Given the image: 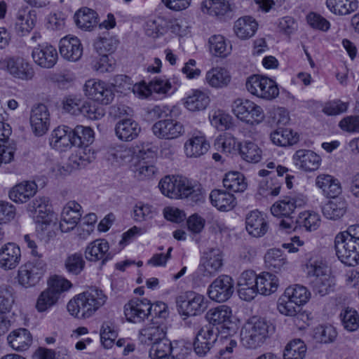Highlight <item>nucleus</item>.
<instances>
[{
	"label": "nucleus",
	"mask_w": 359,
	"mask_h": 359,
	"mask_svg": "<svg viewBox=\"0 0 359 359\" xmlns=\"http://www.w3.org/2000/svg\"><path fill=\"white\" fill-rule=\"evenodd\" d=\"M117 335V332L111 322L107 321L103 323L100 330V338L105 348H109L111 347Z\"/></svg>",
	"instance_id": "774afa93"
},
{
	"label": "nucleus",
	"mask_w": 359,
	"mask_h": 359,
	"mask_svg": "<svg viewBox=\"0 0 359 359\" xmlns=\"http://www.w3.org/2000/svg\"><path fill=\"white\" fill-rule=\"evenodd\" d=\"M47 264L43 259H34L22 266L18 270V283L25 288L36 286L46 272Z\"/></svg>",
	"instance_id": "39448f33"
},
{
	"label": "nucleus",
	"mask_w": 359,
	"mask_h": 359,
	"mask_svg": "<svg viewBox=\"0 0 359 359\" xmlns=\"http://www.w3.org/2000/svg\"><path fill=\"white\" fill-rule=\"evenodd\" d=\"M257 276L252 270L243 271L238 280L239 297L247 302L252 300L258 293Z\"/></svg>",
	"instance_id": "6ab92c4d"
},
{
	"label": "nucleus",
	"mask_w": 359,
	"mask_h": 359,
	"mask_svg": "<svg viewBox=\"0 0 359 359\" xmlns=\"http://www.w3.org/2000/svg\"><path fill=\"white\" fill-rule=\"evenodd\" d=\"M346 208L347 204L345 200L337 196L323 206L322 212L327 219L336 220L346 213Z\"/></svg>",
	"instance_id": "58836bf2"
},
{
	"label": "nucleus",
	"mask_w": 359,
	"mask_h": 359,
	"mask_svg": "<svg viewBox=\"0 0 359 359\" xmlns=\"http://www.w3.org/2000/svg\"><path fill=\"white\" fill-rule=\"evenodd\" d=\"M29 122L32 132L36 136L43 135L50 126V113L46 105H34L30 111Z\"/></svg>",
	"instance_id": "f3484780"
},
{
	"label": "nucleus",
	"mask_w": 359,
	"mask_h": 359,
	"mask_svg": "<svg viewBox=\"0 0 359 359\" xmlns=\"http://www.w3.org/2000/svg\"><path fill=\"white\" fill-rule=\"evenodd\" d=\"M107 299V297L102 290L91 287L70 300L67 310L76 318H89L105 304Z\"/></svg>",
	"instance_id": "f03ea898"
},
{
	"label": "nucleus",
	"mask_w": 359,
	"mask_h": 359,
	"mask_svg": "<svg viewBox=\"0 0 359 359\" xmlns=\"http://www.w3.org/2000/svg\"><path fill=\"white\" fill-rule=\"evenodd\" d=\"M81 206L75 201H69L61 212L60 228L62 232L74 229L81 217Z\"/></svg>",
	"instance_id": "4be33fe9"
},
{
	"label": "nucleus",
	"mask_w": 359,
	"mask_h": 359,
	"mask_svg": "<svg viewBox=\"0 0 359 359\" xmlns=\"http://www.w3.org/2000/svg\"><path fill=\"white\" fill-rule=\"evenodd\" d=\"M299 306H300L295 305L291 299H287V298H285V295L283 294L280 299L278 309L280 313L283 315L294 316V321L297 323V320L302 319L305 316L304 313H298Z\"/></svg>",
	"instance_id": "680f3d73"
},
{
	"label": "nucleus",
	"mask_w": 359,
	"mask_h": 359,
	"mask_svg": "<svg viewBox=\"0 0 359 359\" xmlns=\"http://www.w3.org/2000/svg\"><path fill=\"white\" fill-rule=\"evenodd\" d=\"M145 155L147 157H154V153L149 149H147V151L140 150L138 156L142 160L136 163L134 166L135 176L142 180L152 177L156 172V168L153 164L144 161Z\"/></svg>",
	"instance_id": "4c0bfd02"
},
{
	"label": "nucleus",
	"mask_w": 359,
	"mask_h": 359,
	"mask_svg": "<svg viewBox=\"0 0 359 359\" xmlns=\"http://www.w3.org/2000/svg\"><path fill=\"white\" fill-rule=\"evenodd\" d=\"M151 346L149 350V358L151 359L174 358L170 356V353L173 351L172 343L166 337Z\"/></svg>",
	"instance_id": "8fccbe9b"
},
{
	"label": "nucleus",
	"mask_w": 359,
	"mask_h": 359,
	"mask_svg": "<svg viewBox=\"0 0 359 359\" xmlns=\"http://www.w3.org/2000/svg\"><path fill=\"white\" fill-rule=\"evenodd\" d=\"M207 83L212 87L221 88L226 86L231 81V75L224 68L215 67L206 73Z\"/></svg>",
	"instance_id": "c03bdc74"
},
{
	"label": "nucleus",
	"mask_w": 359,
	"mask_h": 359,
	"mask_svg": "<svg viewBox=\"0 0 359 359\" xmlns=\"http://www.w3.org/2000/svg\"><path fill=\"white\" fill-rule=\"evenodd\" d=\"M154 135L163 140H174L182 136L185 133L184 125L172 118L160 120L152 126Z\"/></svg>",
	"instance_id": "dca6fc26"
},
{
	"label": "nucleus",
	"mask_w": 359,
	"mask_h": 359,
	"mask_svg": "<svg viewBox=\"0 0 359 359\" xmlns=\"http://www.w3.org/2000/svg\"><path fill=\"white\" fill-rule=\"evenodd\" d=\"M71 283L59 276H53L48 280V287L39 295L36 309L39 312H44L54 306L58 302L60 294L69 290Z\"/></svg>",
	"instance_id": "20e7f679"
},
{
	"label": "nucleus",
	"mask_w": 359,
	"mask_h": 359,
	"mask_svg": "<svg viewBox=\"0 0 359 359\" xmlns=\"http://www.w3.org/2000/svg\"><path fill=\"white\" fill-rule=\"evenodd\" d=\"M222 266L221 251L216 248L209 249L203 252L201 258L198 272L201 276L209 279L219 271Z\"/></svg>",
	"instance_id": "f8f14e48"
},
{
	"label": "nucleus",
	"mask_w": 359,
	"mask_h": 359,
	"mask_svg": "<svg viewBox=\"0 0 359 359\" xmlns=\"http://www.w3.org/2000/svg\"><path fill=\"white\" fill-rule=\"evenodd\" d=\"M210 50L215 56L226 57L231 53V46L226 43L222 35H215L210 38Z\"/></svg>",
	"instance_id": "13d9d810"
},
{
	"label": "nucleus",
	"mask_w": 359,
	"mask_h": 359,
	"mask_svg": "<svg viewBox=\"0 0 359 359\" xmlns=\"http://www.w3.org/2000/svg\"><path fill=\"white\" fill-rule=\"evenodd\" d=\"M36 15L28 7L20 8L15 16V29L20 36L29 33L35 27Z\"/></svg>",
	"instance_id": "cd10ccee"
},
{
	"label": "nucleus",
	"mask_w": 359,
	"mask_h": 359,
	"mask_svg": "<svg viewBox=\"0 0 359 359\" xmlns=\"http://www.w3.org/2000/svg\"><path fill=\"white\" fill-rule=\"evenodd\" d=\"M258 293L269 295L276 291L278 280L276 276L269 273H263L257 276Z\"/></svg>",
	"instance_id": "3c124183"
},
{
	"label": "nucleus",
	"mask_w": 359,
	"mask_h": 359,
	"mask_svg": "<svg viewBox=\"0 0 359 359\" xmlns=\"http://www.w3.org/2000/svg\"><path fill=\"white\" fill-rule=\"evenodd\" d=\"M208 94L198 89L192 90L184 98V106L190 111H200L206 109L210 103Z\"/></svg>",
	"instance_id": "2f4dec72"
},
{
	"label": "nucleus",
	"mask_w": 359,
	"mask_h": 359,
	"mask_svg": "<svg viewBox=\"0 0 359 359\" xmlns=\"http://www.w3.org/2000/svg\"><path fill=\"white\" fill-rule=\"evenodd\" d=\"M257 22L251 17L241 18L235 22L234 32L241 39L252 37L257 29Z\"/></svg>",
	"instance_id": "79ce46f5"
},
{
	"label": "nucleus",
	"mask_w": 359,
	"mask_h": 359,
	"mask_svg": "<svg viewBox=\"0 0 359 359\" xmlns=\"http://www.w3.org/2000/svg\"><path fill=\"white\" fill-rule=\"evenodd\" d=\"M316 185L327 197L335 198L341 193L339 181L330 175L320 174L318 175L316 178Z\"/></svg>",
	"instance_id": "c756f323"
},
{
	"label": "nucleus",
	"mask_w": 359,
	"mask_h": 359,
	"mask_svg": "<svg viewBox=\"0 0 359 359\" xmlns=\"http://www.w3.org/2000/svg\"><path fill=\"white\" fill-rule=\"evenodd\" d=\"M274 331V327L266 320L252 317L243 325L241 332L242 344L248 348L260 346Z\"/></svg>",
	"instance_id": "7ed1b4c3"
},
{
	"label": "nucleus",
	"mask_w": 359,
	"mask_h": 359,
	"mask_svg": "<svg viewBox=\"0 0 359 359\" xmlns=\"http://www.w3.org/2000/svg\"><path fill=\"white\" fill-rule=\"evenodd\" d=\"M266 266L275 272L284 269L287 262L283 251L279 248H273L268 250L264 256Z\"/></svg>",
	"instance_id": "49530a36"
},
{
	"label": "nucleus",
	"mask_w": 359,
	"mask_h": 359,
	"mask_svg": "<svg viewBox=\"0 0 359 359\" xmlns=\"http://www.w3.org/2000/svg\"><path fill=\"white\" fill-rule=\"evenodd\" d=\"M158 213L156 208L153 205L138 202L133 208V217L137 222L147 221L153 219Z\"/></svg>",
	"instance_id": "4d7b16f0"
},
{
	"label": "nucleus",
	"mask_w": 359,
	"mask_h": 359,
	"mask_svg": "<svg viewBox=\"0 0 359 359\" xmlns=\"http://www.w3.org/2000/svg\"><path fill=\"white\" fill-rule=\"evenodd\" d=\"M224 187L233 192H242L246 187L243 175L238 172H231L225 175L223 179Z\"/></svg>",
	"instance_id": "864d4df0"
},
{
	"label": "nucleus",
	"mask_w": 359,
	"mask_h": 359,
	"mask_svg": "<svg viewBox=\"0 0 359 359\" xmlns=\"http://www.w3.org/2000/svg\"><path fill=\"white\" fill-rule=\"evenodd\" d=\"M246 230L254 237L263 236L269 229L265 215L258 210L250 212L245 217Z\"/></svg>",
	"instance_id": "bb28decb"
},
{
	"label": "nucleus",
	"mask_w": 359,
	"mask_h": 359,
	"mask_svg": "<svg viewBox=\"0 0 359 359\" xmlns=\"http://www.w3.org/2000/svg\"><path fill=\"white\" fill-rule=\"evenodd\" d=\"M218 333V330L211 325H206L198 330L194 343V351L198 356L203 357L210 351L217 340Z\"/></svg>",
	"instance_id": "4468645a"
},
{
	"label": "nucleus",
	"mask_w": 359,
	"mask_h": 359,
	"mask_svg": "<svg viewBox=\"0 0 359 359\" xmlns=\"http://www.w3.org/2000/svg\"><path fill=\"white\" fill-rule=\"evenodd\" d=\"M85 95L90 99L103 104H108L114 100L111 87L104 81L90 79L84 85Z\"/></svg>",
	"instance_id": "ddd939ff"
},
{
	"label": "nucleus",
	"mask_w": 359,
	"mask_h": 359,
	"mask_svg": "<svg viewBox=\"0 0 359 359\" xmlns=\"http://www.w3.org/2000/svg\"><path fill=\"white\" fill-rule=\"evenodd\" d=\"M50 144L60 151L69 148L72 145V130L65 126H58L51 134Z\"/></svg>",
	"instance_id": "72a5a7b5"
},
{
	"label": "nucleus",
	"mask_w": 359,
	"mask_h": 359,
	"mask_svg": "<svg viewBox=\"0 0 359 359\" xmlns=\"http://www.w3.org/2000/svg\"><path fill=\"white\" fill-rule=\"evenodd\" d=\"M4 70L13 77L22 81L32 80L35 74L32 65L27 60L19 56L5 58Z\"/></svg>",
	"instance_id": "9b49d317"
},
{
	"label": "nucleus",
	"mask_w": 359,
	"mask_h": 359,
	"mask_svg": "<svg viewBox=\"0 0 359 359\" xmlns=\"http://www.w3.org/2000/svg\"><path fill=\"white\" fill-rule=\"evenodd\" d=\"M59 51L64 59L76 62L83 55V46L76 36L68 35L60 39Z\"/></svg>",
	"instance_id": "5701e85b"
},
{
	"label": "nucleus",
	"mask_w": 359,
	"mask_h": 359,
	"mask_svg": "<svg viewBox=\"0 0 359 359\" xmlns=\"http://www.w3.org/2000/svg\"><path fill=\"white\" fill-rule=\"evenodd\" d=\"M321 161L320 156L310 149H299L292 156L294 165L306 172L317 170L320 168Z\"/></svg>",
	"instance_id": "aec40b11"
},
{
	"label": "nucleus",
	"mask_w": 359,
	"mask_h": 359,
	"mask_svg": "<svg viewBox=\"0 0 359 359\" xmlns=\"http://www.w3.org/2000/svg\"><path fill=\"white\" fill-rule=\"evenodd\" d=\"M97 15L93 10L88 8H83L74 15V20L76 25L84 30H89L96 25Z\"/></svg>",
	"instance_id": "de8ad7c7"
},
{
	"label": "nucleus",
	"mask_w": 359,
	"mask_h": 359,
	"mask_svg": "<svg viewBox=\"0 0 359 359\" xmlns=\"http://www.w3.org/2000/svg\"><path fill=\"white\" fill-rule=\"evenodd\" d=\"M212 205L220 211H229L236 205V198L232 194L221 189L212 190L210 194Z\"/></svg>",
	"instance_id": "f704fd0d"
},
{
	"label": "nucleus",
	"mask_w": 359,
	"mask_h": 359,
	"mask_svg": "<svg viewBox=\"0 0 359 359\" xmlns=\"http://www.w3.org/2000/svg\"><path fill=\"white\" fill-rule=\"evenodd\" d=\"M234 291L233 278L227 275L218 276L209 285L208 294L210 299L217 302H224L232 296Z\"/></svg>",
	"instance_id": "9d476101"
},
{
	"label": "nucleus",
	"mask_w": 359,
	"mask_h": 359,
	"mask_svg": "<svg viewBox=\"0 0 359 359\" xmlns=\"http://www.w3.org/2000/svg\"><path fill=\"white\" fill-rule=\"evenodd\" d=\"M285 298L291 299L297 306L305 304L311 297V292L301 285H294L286 288L283 294Z\"/></svg>",
	"instance_id": "09e8293b"
},
{
	"label": "nucleus",
	"mask_w": 359,
	"mask_h": 359,
	"mask_svg": "<svg viewBox=\"0 0 359 359\" xmlns=\"http://www.w3.org/2000/svg\"><path fill=\"white\" fill-rule=\"evenodd\" d=\"M36 64L43 68H52L57 61V52L51 45L46 44L35 47L32 53Z\"/></svg>",
	"instance_id": "a878e982"
},
{
	"label": "nucleus",
	"mask_w": 359,
	"mask_h": 359,
	"mask_svg": "<svg viewBox=\"0 0 359 359\" xmlns=\"http://www.w3.org/2000/svg\"><path fill=\"white\" fill-rule=\"evenodd\" d=\"M133 154V152L130 148L120 144L109 148L107 153V158L112 163H122L129 161Z\"/></svg>",
	"instance_id": "603ef678"
},
{
	"label": "nucleus",
	"mask_w": 359,
	"mask_h": 359,
	"mask_svg": "<svg viewBox=\"0 0 359 359\" xmlns=\"http://www.w3.org/2000/svg\"><path fill=\"white\" fill-rule=\"evenodd\" d=\"M21 250L14 243H7L0 248V268L5 271L15 269L21 262Z\"/></svg>",
	"instance_id": "b1692460"
},
{
	"label": "nucleus",
	"mask_w": 359,
	"mask_h": 359,
	"mask_svg": "<svg viewBox=\"0 0 359 359\" xmlns=\"http://www.w3.org/2000/svg\"><path fill=\"white\" fill-rule=\"evenodd\" d=\"M7 340L13 349L19 351L27 349L32 341L29 332L24 328L12 332L8 336Z\"/></svg>",
	"instance_id": "a19ab883"
},
{
	"label": "nucleus",
	"mask_w": 359,
	"mask_h": 359,
	"mask_svg": "<svg viewBox=\"0 0 359 359\" xmlns=\"http://www.w3.org/2000/svg\"><path fill=\"white\" fill-rule=\"evenodd\" d=\"M245 87L252 95L266 100H273L279 95V88L275 81L258 74L249 76Z\"/></svg>",
	"instance_id": "423d86ee"
},
{
	"label": "nucleus",
	"mask_w": 359,
	"mask_h": 359,
	"mask_svg": "<svg viewBox=\"0 0 359 359\" xmlns=\"http://www.w3.org/2000/svg\"><path fill=\"white\" fill-rule=\"evenodd\" d=\"M29 215L36 223L48 225L53 219L50 200L45 196H39L30 202L27 208Z\"/></svg>",
	"instance_id": "2eb2a0df"
},
{
	"label": "nucleus",
	"mask_w": 359,
	"mask_h": 359,
	"mask_svg": "<svg viewBox=\"0 0 359 359\" xmlns=\"http://www.w3.org/2000/svg\"><path fill=\"white\" fill-rule=\"evenodd\" d=\"M202 11L211 15H224L228 10V5L222 0H205L201 6Z\"/></svg>",
	"instance_id": "69168bd1"
},
{
	"label": "nucleus",
	"mask_w": 359,
	"mask_h": 359,
	"mask_svg": "<svg viewBox=\"0 0 359 359\" xmlns=\"http://www.w3.org/2000/svg\"><path fill=\"white\" fill-rule=\"evenodd\" d=\"M72 145L83 147V153L88 150V146L94 141V132L90 127L77 126L72 130Z\"/></svg>",
	"instance_id": "e433bc0d"
},
{
	"label": "nucleus",
	"mask_w": 359,
	"mask_h": 359,
	"mask_svg": "<svg viewBox=\"0 0 359 359\" xmlns=\"http://www.w3.org/2000/svg\"><path fill=\"white\" fill-rule=\"evenodd\" d=\"M241 157L250 163H257L261 160L262 151L254 142H245L239 148Z\"/></svg>",
	"instance_id": "6e6d98bb"
},
{
	"label": "nucleus",
	"mask_w": 359,
	"mask_h": 359,
	"mask_svg": "<svg viewBox=\"0 0 359 359\" xmlns=\"http://www.w3.org/2000/svg\"><path fill=\"white\" fill-rule=\"evenodd\" d=\"M166 332L165 325L153 323L140 330V340L143 344L152 345L165 337Z\"/></svg>",
	"instance_id": "c9c22d12"
},
{
	"label": "nucleus",
	"mask_w": 359,
	"mask_h": 359,
	"mask_svg": "<svg viewBox=\"0 0 359 359\" xmlns=\"http://www.w3.org/2000/svg\"><path fill=\"white\" fill-rule=\"evenodd\" d=\"M327 8L334 15H346L358 9L357 0H326Z\"/></svg>",
	"instance_id": "a18cd8bd"
},
{
	"label": "nucleus",
	"mask_w": 359,
	"mask_h": 359,
	"mask_svg": "<svg viewBox=\"0 0 359 359\" xmlns=\"http://www.w3.org/2000/svg\"><path fill=\"white\" fill-rule=\"evenodd\" d=\"M158 187L161 193L170 198H189L192 202L203 201V191L200 185L192 184L181 176H165L161 180Z\"/></svg>",
	"instance_id": "f257e3e1"
},
{
	"label": "nucleus",
	"mask_w": 359,
	"mask_h": 359,
	"mask_svg": "<svg viewBox=\"0 0 359 359\" xmlns=\"http://www.w3.org/2000/svg\"><path fill=\"white\" fill-rule=\"evenodd\" d=\"M109 244L104 239H97L88 245L85 250V257L90 262L102 260L104 264L112 259L114 253L109 252Z\"/></svg>",
	"instance_id": "393cba45"
},
{
	"label": "nucleus",
	"mask_w": 359,
	"mask_h": 359,
	"mask_svg": "<svg viewBox=\"0 0 359 359\" xmlns=\"http://www.w3.org/2000/svg\"><path fill=\"white\" fill-rule=\"evenodd\" d=\"M271 140L276 145L286 147L295 144L298 141V136L290 129H279L271 134Z\"/></svg>",
	"instance_id": "5fc2aeb1"
},
{
	"label": "nucleus",
	"mask_w": 359,
	"mask_h": 359,
	"mask_svg": "<svg viewBox=\"0 0 359 359\" xmlns=\"http://www.w3.org/2000/svg\"><path fill=\"white\" fill-rule=\"evenodd\" d=\"M210 149V143L201 131H195L187 139L184 145V153L188 158H199Z\"/></svg>",
	"instance_id": "412c9836"
},
{
	"label": "nucleus",
	"mask_w": 359,
	"mask_h": 359,
	"mask_svg": "<svg viewBox=\"0 0 359 359\" xmlns=\"http://www.w3.org/2000/svg\"><path fill=\"white\" fill-rule=\"evenodd\" d=\"M231 108L238 118L251 125L259 124L265 118L263 109L249 100L236 99Z\"/></svg>",
	"instance_id": "0eeeda50"
},
{
	"label": "nucleus",
	"mask_w": 359,
	"mask_h": 359,
	"mask_svg": "<svg viewBox=\"0 0 359 359\" xmlns=\"http://www.w3.org/2000/svg\"><path fill=\"white\" fill-rule=\"evenodd\" d=\"M312 284L313 291L320 296H324L333 290L335 283L334 278L328 275L314 278Z\"/></svg>",
	"instance_id": "338daca9"
},
{
	"label": "nucleus",
	"mask_w": 359,
	"mask_h": 359,
	"mask_svg": "<svg viewBox=\"0 0 359 359\" xmlns=\"http://www.w3.org/2000/svg\"><path fill=\"white\" fill-rule=\"evenodd\" d=\"M85 261L81 254L74 253L67 257L65 260L66 270L74 275L79 274L84 269Z\"/></svg>",
	"instance_id": "0e129e2a"
},
{
	"label": "nucleus",
	"mask_w": 359,
	"mask_h": 359,
	"mask_svg": "<svg viewBox=\"0 0 359 359\" xmlns=\"http://www.w3.org/2000/svg\"><path fill=\"white\" fill-rule=\"evenodd\" d=\"M334 248L338 259L346 265L353 266L359 264V245L346 241L343 236H336Z\"/></svg>",
	"instance_id": "1a4fd4ad"
},
{
	"label": "nucleus",
	"mask_w": 359,
	"mask_h": 359,
	"mask_svg": "<svg viewBox=\"0 0 359 359\" xmlns=\"http://www.w3.org/2000/svg\"><path fill=\"white\" fill-rule=\"evenodd\" d=\"M306 347L301 339H294L285 346L284 359H303L305 356Z\"/></svg>",
	"instance_id": "bf43d9fd"
},
{
	"label": "nucleus",
	"mask_w": 359,
	"mask_h": 359,
	"mask_svg": "<svg viewBox=\"0 0 359 359\" xmlns=\"http://www.w3.org/2000/svg\"><path fill=\"white\" fill-rule=\"evenodd\" d=\"M231 309L226 305H221L217 307L210 309L205 318L209 322V325H226L231 322Z\"/></svg>",
	"instance_id": "37998d69"
},
{
	"label": "nucleus",
	"mask_w": 359,
	"mask_h": 359,
	"mask_svg": "<svg viewBox=\"0 0 359 359\" xmlns=\"http://www.w3.org/2000/svg\"><path fill=\"white\" fill-rule=\"evenodd\" d=\"M37 191V186L34 182H22L9 191V198L15 203H23L32 197Z\"/></svg>",
	"instance_id": "473e14b6"
},
{
	"label": "nucleus",
	"mask_w": 359,
	"mask_h": 359,
	"mask_svg": "<svg viewBox=\"0 0 359 359\" xmlns=\"http://www.w3.org/2000/svg\"><path fill=\"white\" fill-rule=\"evenodd\" d=\"M177 309L183 316H196L207 309V301L203 295L193 291H187L176 299Z\"/></svg>",
	"instance_id": "6e6552de"
},
{
	"label": "nucleus",
	"mask_w": 359,
	"mask_h": 359,
	"mask_svg": "<svg viewBox=\"0 0 359 359\" xmlns=\"http://www.w3.org/2000/svg\"><path fill=\"white\" fill-rule=\"evenodd\" d=\"M337 335L335 328L330 325H320L314 328L313 331V337L321 343H332L334 341Z\"/></svg>",
	"instance_id": "052dcab7"
},
{
	"label": "nucleus",
	"mask_w": 359,
	"mask_h": 359,
	"mask_svg": "<svg viewBox=\"0 0 359 359\" xmlns=\"http://www.w3.org/2000/svg\"><path fill=\"white\" fill-rule=\"evenodd\" d=\"M305 203L304 198L299 197H285L276 202L271 208V212L276 217H289L295 209Z\"/></svg>",
	"instance_id": "c85d7f7f"
},
{
	"label": "nucleus",
	"mask_w": 359,
	"mask_h": 359,
	"mask_svg": "<svg viewBox=\"0 0 359 359\" xmlns=\"http://www.w3.org/2000/svg\"><path fill=\"white\" fill-rule=\"evenodd\" d=\"M151 302L147 299L135 298L129 301L124 306V315L128 321L140 323L149 315Z\"/></svg>",
	"instance_id": "a211bd4d"
},
{
	"label": "nucleus",
	"mask_w": 359,
	"mask_h": 359,
	"mask_svg": "<svg viewBox=\"0 0 359 359\" xmlns=\"http://www.w3.org/2000/svg\"><path fill=\"white\" fill-rule=\"evenodd\" d=\"M115 132L118 139L131 141L138 136L140 128L135 121L131 118H122L117 122Z\"/></svg>",
	"instance_id": "7c9ffc66"
},
{
	"label": "nucleus",
	"mask_w": 359,
	"mask_h": 359,
	"mask_svg": "<svg viewBox=\"0 0 359 359\" xmlns=\"http://www.w3.org/2000/svg\"><path fill=\"white\" fill-rule=\"evenodd\" d=\"M169 27V22L163 17L148 19L144 25L145 34L151 38L157 39L163 36Z\"/></svg>",
	"instance_id": "ea45409f"
},
{
	"label": "nucleus",
	"mask_w": 359,
	"mask_h": 359,
	"mask_svg": "<svg viewBox=\"0 0 359 359\" xmlns=\"http://www.w3.org/2000/svg\"><path fill=\"white\" fill-rule=\"evenodd\" d=\"M342 325L347 331L354 332L359 327V315L351 308H346L341 313Z\"/></svg>",
	"instance_id": "e2e57ef3"
}]
</instances>
